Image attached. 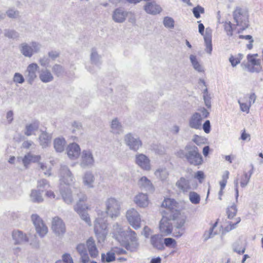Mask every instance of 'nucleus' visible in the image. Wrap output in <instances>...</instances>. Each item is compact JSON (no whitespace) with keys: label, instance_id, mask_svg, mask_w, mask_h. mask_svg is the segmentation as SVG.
<instances>
[{"label":"nucleus","instance_id":"1","mask_svg":"<svg viewBox=\"0 0 263 263\" xmlns=\"http://www.w3.org/2000/svg\"><path fill=\"white\" fill-rule=\"evenodd\" d=\"M106 213L101 212L98 213L94 224V230H106L108 224L106 223L105 217H102L103 215L107 214L111 218H116L120 215V204L114 198H109L105 201Z\"/></svg>","mask_w":263,"mask_h":263},{"label":"nucleus","instance_id":"2","mask_svg":"<svg viewBox=\"0 0 263 263\" xmlns=\"http://www.w3.org/2000/svg\"><path fill=\"white\" fill-rule=\"evenodd\" d=\"M177 156L180 158L185 159L190 164L195 166L201 165L203 161L198 147L192 144H187L184 149L178 151Z\"/></svg>","mask_w":263,"mask_h":263},{"label":"nucleus","instance_id":"3","mask_svg":"<svg viewBox=\"0 0 263 263\" xmlns=\"http://www.w3.org/2000/svg\"><path fill=\"white\" fill-rule=\"evenodd\" d=\"M112 236L128 250L134 251L138 246L135 231H114Z\"/></svg>","mask_w":263,"mask_h":263},{"label":"nucleus","instance_id":"4","mask_svg":"<svg viewBox=\"0 0 263 263\" xmlns=\"http://www.w3.org/2000/svg\"><path fill=\"white\" fill-rule=\"evenodd\" d=\"M48 231H36L35 233H29V236L24 233L23 231H13L12 237L15 240V243H20L24 242H28L33 248L39 247V241L37 240V236L44 237Z\"/></svg>","mask_w":263,"mask_h":263},{"label":"nucleus","instance_id":"5","mask_svg":"<svg viewBox=\"0 0 263 263\" xmlns=\"http://www.w3.org/2000/svg\"><path fill=\"white\" fill-rule=\"evenodd\" d=\"M19 51L25 57L31 58L34 54L40 53L42 48V44L37 41L23 42L19 45Z\"/></svg>","mask_w":263,"mask_h":263},{"label":"nucleus","instance_id":"6","mask_svg":"<svg viewBox=\"0 0 263 263\" xmlns=\"http://www.w3.org/2000/svg\"><path fill=\"white\" fill-rule=\"evenodd\" d=\"M95 163L93 152L90 149H84L80 154L79 165L82 168H90Z\"/></svg>","mask_w":263,"mask_h":263},{"label":"nucleus","instance_id":"7","mask_svg":"<svg viewBox=\"0 0 263 263\" xmlns=\"http://www.w3.org/2000/svg\"><path fill=\"white\" fill-rule=\"evenodd\" d=\"M204 26L203 24L199 23L198 25V31L200 34L203 35L204 43L205 45V51L211 54L212 51V30L210 28H206L205 34H204Z\"/></svg>","mask_w":263,"mask_h":263},{"label":"nucleus","instance_id":"8","mask_svg":"<svg viewBox=\"0 0 263 263\" xmlns=\"http://www.w3.org/2000/svg\"><path fill=\"white\" fill-rule=\"evenodd\" d=\"M60 192L64 201L67 204H70L72 202L76 195L78 197L80 196L79 190L75 187L73 188V190L69 186L61 187Z\"/></svg>","mask_w":263,"mask_h":263},{"label":"nucleus","instance_id":"9","mask_svg":"<svg viewBox=\"0 0 263 263\" xmlns=\"http://www.w3.org/2000/svg\"><path fill=\"white\" fill-rule=\"evenodd\" d=\"M125 144L134 151H137L142 145V142L139 137L132 133H128L124 136Z\"/></svg>","mask_w":263,"mask_h":263},{"label":"nucleus","instance_id":"10","mask_svg":"<svg viewBox=\"0 0 263 263\" xmlns=\"http://www.w3.org/2000/svg\"><path fill=\"white\" fill-rule=\"evenodd\" d=\"M126 218L130 226L134 229L140 228L141 217L139 213L134 208L128 210L126 212Z\"/></svg>","mask_w":263,"mask_h":263},{"label":"nucleus","instance_id":"11","mask_svg":"<svg viewBox=\"0 0 263 263\" xmlns=\"http://www.w3.org/2000/svg\"><path fill=\"white\" fill-rule=\"evenodd\" d=\"M233 17L238 26L246 28L248 26V17L247 13L239 7H237L233 12Z\"/></svg>","mask_w":263,"mask_h":263},{"label":"nucleus","instance_id":"12","mask_svg":"<svg viewBox=\"0 0 263 263\" xmlns=\"http://www.w3.org/2000/svg\"><path fill=\"white\" fill-rule=\"evenodd\" d=\"M60 178L61 182L70 185L73 183L75 179L72 174L66 165H62L60 170Z\"/></svg>","mask_w":263,"mask_h":263},{"label":"nucleus","instance_id":"13","mask_svg":"<svg viewBox=\"0 0 263 263\" xmlns=\"http://www.w3.org/2000/svg\"><path fill=\"white\" fill-rule=\"evenodd\" d=\"M129 14H132V12L125 10L123 8L119 7L113 11L111 17L115 23H123Z\"/></svg>","mask_w":263,"mask_h":263},{"label":"nucleus","instance_id":"14","mask_svg":"<svg viewBox=\"0 0 263 263\" xmlns=\"http://www.w3.org/2000/svg\"><path fill=\"white\" fill-rule=\"evenodd\" d=\"M135 163L143 170L149 171L151 169V160L144 154L137 153L135 155Z\"/></svg>","mask_w":263,"mask_h":263},{"label":"nucleus","instance_id":"15","mask_svg":"<svg viewBox=\"0 0 263 263\" xmlns=\"http://www.w3.org/2000/svg\"><path fill=\"white\" fill-rule=\"evenodd\" d=\"M39 68L36 63H31L27 66L25 72V76L28 84L32 85L37 78L36 72Z\"/></svg>","mask_w":263,"mask_h":263},{"label":"nucleus","instance_id":"16","mask_svg":"<svg viewBox=\"0 0 263 263\" xmlns=\"http://www.w3.org/2000/svg\"><path fill=\"white\" fill-rule=\"evenodd\" d=\"M257 57H258L257 54H248L247 60L249 63L246 64L243 62L241 64L242 68L252 72L256 71L255 68L253 66L259 65L260 64V61L256 59Z\"/></svg>","mask_w":263,"mask_h":263},{"label":"nucleus","instance_id":"17","mask_svg":"<svg viewBox=\"0 0 263 263\" xmlns=\"http://www.w3.org/2000/svg\"><path fill=\"white\" fill-rule=\"evenodd\" d=\"M144 1L146 3L144 6V10L147 13L155 15L162 11L161 7L154 0H145Z\"/></svg>","mask_w":263,"mask_h":263},{"label":"nucleus","instance_id":"18","mask_svg":"<svg viewBox=\"0 0 263 263\" xmlns=\"http://www.w3.org/2000/svg\"><path fill=\"white\" fill-rule=\"evenodd\" d=\"M202 118L200 113H194L189 121V126L194 129H200L202 124Z\"/></svg>","mask_w":263,"mask_h":263},{"label":"nucleus","instance_id":"19","mask_svg":"<svg viewBox=\"0 0 263 263\" xmlns=\"http://www.w3.org/2000/svg\"><path fill=\"white\" fill-rule=\"evenodd\" d=\"M80 147L78 144L72 143L69 144L67 148L68 156L71 159H76L80 155Z\"/></svg>","mask_w":263,"mask_h":263},{"label":"nucleus","instance_id":"20","mask_svg":"<svg viewBox=\"0 0 263 263\" xmlns=\"http://www.w3.org/2000/svg\"><path fill=\"white\" fill-rule=\"evenodd\" d=\"M86 247L90 256L92 258L99 256V251L96 246L95 241L92 237H89L86 241Z\"/></svg>","mask_w":263,"mask_h":263},{"label":"nucleus","instance_id":"21","mask_svg":"<svg viewBox=\"0 0 263 263\" xmlns=\"http://www.w3.org/2000/svg\"><path fill=\"white\" fill-rule=\"evenodd\" d=\"M163 239L162 236L159 234L152 235L151 237V244L153 248L162 251L165 249L163 245Z\"/></svg>","mask_w":263,"mask_h":263},{"label":"nucleus","instance_id":"22","mask_svg":"<svg viewBox=\"0 0 263 263\" xmlns=\"http://www.w3.org/2000/svg\"><path fill=\"white\" fill-rule=\"evenodd\" d=\"M83 183L87 188H93L95 177L93 174L90 171H86L82 177Z\"/></svg>","mask_w":263,"mask_h":263},{"label":"nucleus","instance_id":"23","mask_svg":"<svg viewBox=\"0 0 263 263\" xmlns=\"http://www.w3.org/2000/svg\"><path fill=\"white\" fill-rule=\"evenodd\" d=\"M87 199L86 196L80 192V196L79 197V201L74 206V209L78 213H81L82 212H86L88 209V206L84 203Z\"/></svg>","mask_w":263,"mask_h":263},{"label":"nucleus","instance_id":"24","mask_svg":"<svg viewBox=\"0 0 263 263\" xmlns=\"http://www.w3.org/2000/svg\"><path fill=\"white\" fill-rule=\"evenodd\" d=\"M31 219L35 230H48V227L37 214H32Z\"/></svg>","mask_w":263,"mask_h":263},{"label":"nucleus","instance_id":"25","mask_svg":"<svg viewBox=\"0 0 263 263\" xmlns=\"http://www.w3.org/2000/svg\"><path fill=\"white\" fill-rule=\"evenodd\" d=\"M76 249L80 255L81 262L82 263H88L90 261V258L85 245L83 243H80L78 245Z\"/></svg>","mask_w":263,"mask_h":263},{"label":"nucleus","instance_id":"26","mask_svg":"<svg viewBox=\"0 0 263 263\" xmlns=\"http://www.w3.org/2000/svg\"><path fill=\"white\" fill-rule=\"evenodd\" d=\"M110 132L115 135H120L123 133V127L121 123L117 118L112 120L110 125Z\"/></svg>","mask_w":263,"mask_h":263},{"label":"nucleus","instance_id":"27","mask_svg":"<svg viewBox=\"0 0 263 263\" xmlns=\"http://www.w3.org/2000/svg\"><path fill=\"white\" fill-rule=\"evenodd\" d=\"M134 202L140 208H145L148 206L149 201L146 194L139 193L134 198Z\"/></svg>","mask_w":263,"mask_h":263},{"label":"nucleus","instance_id":"28","mask_svg":"<svg viewBox=\"0 0 263 263\" xmlns=\"http://www.w3.org/2000/svg\"><path fill=\"white\" fill-rule=\"evenodd\" d=\"M39 78L42 82L45 83L52 81L54 79L50 71L47 68L43 69L40 71Z\"/></svg>","mask_w":263,"mask_h":263},{"label":"nucleus","instance_id":"29","mask_svg":"<svg viewBox=\"0 0 263 263\" xmlns=\"http://www.w3.org/2000/svg\"><path fill=\"white\" fill-rule=\"evenodd\" d=\"M39 127V123L37 121L33 122L31 123L26 124L24 134L27 136H30L34 135L35 132H36Z\"/></svg>","mask_w":263,"mask_h":263},{"label":"nucleus","instance_id":"30","mask_svg":"<svg viewBox=\"0 0 263 263\" xmlns=\"http://www.w3.org/2000/svg\"><path fill=\"white\" fill-rule=\"evenodd\" d=\"M176 185L183 193L188 192L191 189L189 180L184 177L180 178L177 181Z\"/></svg>","mask_w":263,"mask_h":263},{"label":"nucleus","instance_id":"31","mask_svg":"<svg viewBox=\"0 0 263 263\" xmlns=\"http://www.w3.org/2000/svg\"><path fill=\"white\" fill-rule=\"evenodd\" d=\"M138 185L142 189L147 191H153V185L151 181L146 177H141L138 181Z\"/></svg>","mask_w":263,"mask_h":263},{"label":"nucleus","instance_id":"32","mask_svg":"<svg viewBox=\"0 0 263 263\" xmlns=\"http://www.w3.org/2000/svg\"><path fill=\"white\" fill-rule=\"evenodd\" d=\"M51 228L52 230H65V225L61 218L56 216L52 219Z\"/></svg>","mask_w":263,"mask_h":263},{"label":"nucleus","instance_id":"33","mask_svg":"<svg viewBox=\"0 0 263 263\" xmlns=\"http://www.w3.org/2000/svg\"><path fill=\"white\" fill-rule=\"evenodd\" d=\"M90 60L91 64L97 66H99L102 63L101 56L99 54L95 48H92L91 50Z\"/></svg>","mask_w":263,"mask_h":263},{"label":"nucleus","instance_id":"34","mask_svg":"<svg viewBox=\"0 0 263 263\" xmlns=\"http://www.w3.org/2000/svg\"><path fill=\"white\" fill-rule=\"evenodd\" d=\"M251 170L249 172V174L245 172L243 175L240 178V186L242 187L246 186L250 181L251 177L253 173L254 166L252 164H250Z\"/></svg>","mask_w":263,"mask_h":263},{"label":"nucleus","instance_id":"35","mask_svg":"<svg viewBox=\"0 0 263 263\" xmlns=\"http://www.w3.org/2000/svg\"><path fill=\"white\" fill-rule=\"evenodd\" d=\"M190 60L194 69L198 72H204V69L203 66L199 63L197 57L194 54H191Z\"/></svg>","mask_w":263,"mask_h":263},{"label":"nucleus","instance_id":"36","mask_svg":"<svg viewBox=\"0 0 263 263\" xmlns=\"http://www.w3.org/2000/svg\"><path fill=\"white\" fill-rule=\"evenodd\" d=\"M53 144L56 152L60 153L64 151L66 142L64 138L59 137L54 139Z\"/></svg>","mask_w":263,"mask_h":263},{"label":"nucleus","instance_id":"37","mask_svg":"<svg viewBox=\"0 0 263 263\" xmlns=\"http://www.w3.org/2000/svg\"><path fill=\"white\" fill-rule=\"evenodd\" d=\"M162 206L173 212L177 206V202L173 199L165 198L162 203Z\"/></svg>","mask_w":263,"mask_h":263},{"label":"nucleus","instance_id":"38","mask_svg":"<svg viewBox=\"0 0 263 263\" xmlns=\"http://www.w3.org/2000/svg\"><path fill=\"white\" fill-rule=\"evenodd\" d=\"M40 159V156L33 155L30 153H28L23 158L22 161L24 166L26 167L30 163L38 162Z\"/></svg>","mask_w":263,"mask_h":263},{"label":"nucleus","instance_id":"39","mask_svg":"<svg viewBox=\"0 0 263 263\" xmlns=\"http://www.w3.org/2000/svg\"><path fill=\"white\" fill-rule=\"evenodd\" d=\"M30 197L31 200L33 202L40 203L44 200L42 193L39 190H31Z\"/></svg>","mask_w":263,"mask_h":263},{"label":"nucleus","instance_id":"40","mask_svg":"<svg viewBox=\"0 0 263 263\" xmlns=\"http://www.w3.org/2000/svg\"><path fill=\"white\" fill-rule=\"evenodd\" d=\"M160 230H172L173 227L171 220L163 216L159 224Z\"/></svg>","mask_w":263,"mask_h":263},{"label":"nucleus","instance_id":"41","mask_svg":"<svg viewBox=\"0 0 263 263\" xmlns=\"http://www.w3.org/2000/svg\"><path fill=\"white\" fill-rule=\"evenodd\" d=\"M40 145L43 147L48 146L51 142V136L46 132H43L39 137Z\"/></svg>","mask_w":263,"mask_h":263},{"label":"nucleus","instance_id":"42","mask_svg":"<svg viewBox=\"0 0 263 263\" xmlns=\"http://www.w3.org/2000/svg\"><path fill=\"white\" fill-rule=\"evenodd\" d=\"M116 259L115 253L112 251V250L110 251H109L105 253L101 254V261L102 262H107L109 263L115 261Z\"/></svg>","mask_w":263,"mask_h":263},{"label":"nucleus","instance_id":"43","mask_svg":"<svg viewBox=\"0 0 263 263\" xmlns=\"http://www.w3.org/2000/svg\"><path fill=\"white\" fill-rule=\"evenodd\" d=\"M4 36L10 39L18 40L20 38V33L14 29H6L4 31Z\"/></svg>","mask_w":263,"mask_h":263},{"label":"nucleus","instance_id":"44","mask_svg":"<svg viewBox=\"0 0 263 263\" xmlns=\"http://www.w3.org/2000/svg\"><path fill=\"white\" fill-rule=\"evenodd\" d=\"M190 201L194 204H197L200 203V196L195 192H190L189 194Z\"/></svg>","mask_w":263,"mask_h":263},{"label":"nucleus","instance_id":"45","mask_svg":"<svg viewBox=\"0 0 263 263\" xmlns=\"http://www.w3.org/2000/svg\"><path fill=\"white\" fill-rule=\"evenodd\" d=\"M243 55L241 53H238L235 57L231 55L229 58V62L231 63L233 67H235L237 65L240 63V61L243 59Z\"/></svg>","mask_w":263,"mask_h":263},{"label":"nucleus","instance_id":"46","mask_svg":"<svg viewBox=\"0 0 263 263\" xmlns=\"http://www.w3.org/2000/svg\"><path fill=\"white\" fill-rule=\"evenodd\" d=\"M168 172L165 168H161L157 170L155 172V175L161 180H164L168 176Z\"/></svg>","mask_w":263,"mask_h":263},{"label":"nucleus","instance_id":"47","mask_svg":"<svg viewBox=\"0 0 263 263\" xmlns=\"http://www.w3.org/2000/svg\"><path fill=\"white\" fill-rule=\"evenodd\" d=\"M237 212V206L235 203H233L231 206H228L227 210L228 217L232 219L234 217Z\"/></svg>","mask_w":263,"mask_h":263},{"label":"nucleus","instance_id":"48","mask_svg":"<svg viewBox=\"0 0 263 263\" xmlns=\"http://www.w3.org/2000/svg\"><path fill=\"white\" fill-rule=\"evenodd\" d=\"M163 245L164 247L174 249L177 247V242L174 239L168 237L163 239Z\"/></svg>","mask_w":263,"mask_h":263},{"label":"nucleus","instance_id":"49","mask_svg":"<svg viewBox=\"0 0 263 263\" xmlns=\"http://www.w3.org/2000/svg\"><path fill=\"white\" fill-rule=\"evenodd\" d=\"M55 263H73V260L70 254L64 253L62 256V259L57 260Z\"/></svg>","mask_w":263,"mask_h":263},{"label":"nucleus","instance_id":"50","mask_svg":"<svg viewBox=\"0 0 263 263\" xmlns=\"http://www.w3.org/2000/svg\"><path fill=\"white\" fill-rule=\"evenodd\" d=\"M52 72L57 77L61 76L64 72L63 67L58 64H54L52 67Z\"/></svg>","mask_w":263,"mask_h":263},{"label":"nucleus","instance_id":"51","mask_svg":"<svg viewBox=\"0 0 263 263\" xmlns=\"http://www.w3.org/2000/svg\"><path fill=\"white\" fill-rule=\"evenodd\" d=\"M174 23L173 18L168 16L164 17L163 21L165 27L171 29L174 27Z\"/></svg>","mask_w":263,"mask_h":263},{"label":"nucleus","instance_id":"52","mask_svg":"<svg viewBox=\"0 0 263 263\" xmlns=\"http://www.w3.org/2000/svg\"><path fill=\"white\" fill-rule=\"evenodd\" d=\"M13 81L16 84H23L25 82V78L21 73L15 72L13 76Z\"/></svg>","mask_w":263,"mask_h":263},{"label":"nucleus","instance_id":"53","mask_svg":"<svg viewBox=\"0 0 263 263\" xmlns=\"http://www.w3.org/2000/svg\"><path fill=\"white\" fill-rule=\"evenodd\" d=\"M204 12V8L200 6H198L193 9V13L194 15L197 18H198L200 17V13L203 14Z\"/></svg>","mask_w":263,"mask_h":263},{"label":"nucleus","instance_id":"54","mask_svg":"<svg viewBox=\"0 0 263 263\" xmlns=\"http://www.w3.org/2000/svg\"><path fill=\"white\" fill-rule=\"evenodd\" d=\"M6 14L9 17L11 18H16L20 16L19 11L12 9L8 10Z\"/></svg>","mask_w":263,"mask_h":263},{"label":"nucleus","instance_id":"55","mask_svg":"<svg viewBox=\"0 0 263 263\" xmlns=\"http://www.w3.org/2000/svg\"><path fill=\"white\" fill-rule=\"evenodd\" d=\"M50 59L48 57L44 55L39 60V63L41 66L45 67H47L50 63Z\"/></svg>","mask_w":263,"mask_h":263},{"label":"nucleus","instance_id":"56","mask_svg":"<svg viewBox=\"0 0 263 263\" xmlns=\"http://www.w3.org/2000/svg\"><path fill=\"white\" fill-rule=\"evenodd\" d=\"M224 29L228 36H232L233 30L232 24L230 22H225L224 24Z\"/></svg>","mask_w":263,"mask_h":263},{"label":"nucleus","instance_id":"57","mask_svg":"<svg viewBox=\"0 0 263 263\" xmlns=\"http://www.w3.org/2000/svg\"><path fill=\"white\" fill-rule=\"evenodd\" d=\"M82 128V124L80 122L74 121L71 124V130L73 133H76L77 132L81 130Z\"/></svg>","mask_w":263,"mask_h":263},{"label":"nucleus","instance_id":"58","mask_svg":"<svg viewBox=\"0 0 263 263\" xmlns=\"http://www.w3.org/2000/svg\"><path fill=\"white\" fill-rule=\"evenodd\" d=\"M233 249L234 252H237L239 254H242L245 253L246 248L243 247H239L238 242H236L233 245Z\"/></svg>","mask_w":263,"mask_h":263},{"label":"nucleus","instance_id":"59","mask_svg":"<svg viewBox=\"0 0 263 263\" xmlns=\"http://www.w3.org/2000/svg\"><path fill=\"white\" fill-rule=\"evenodd\" d=\"M39 165H40V167L41 169L42 170V171L43 172L44 174L45 175H47V176H50L51 175V174H50V170H51L50 166L48 167L47 165H46L45 164H44L43 163H39Z\"/></svg>","mask_w":263,"mask_h":263},{"label":"nucleus","instance_id":"60","mask_svg":"<svg viewBox=\"0 0 263 263\" xmlns=\"http://www.w3.org/2000/svg\"><path fill=\"white\" fill-rule=\"evenodd\" d=\"M80 216L82 220L85 221V222L89 226H91V221L88 214L86 212H82L81 213H78Z\"/></svg>","mask_w":263,"mask_h":263},{"label":"nucleus","instance_id":"61","mask_svg":"<svg viewBox=\"0 0 263 263\" xmlns=\"http://www.w3.org/2000/svg\"><path fill=\"white\" fill-rule=\"evenodd\" d=\"M238 102L240 105V110L243 112H246L248 113L249 112L250 108L251 105L250 104L248 105L245 103H241L239 100L238 101Z\"/></svg>","mask_w":263,"mask_h":263},{"label":"nucleus","instance_id":"62","mask_svg":"<svg viewBox=\"0 0 263 263\" xmlns=\"http://www.w3.org/2000/svg\"><path fill=\"white\" fill-rule=\"evenodd\" d=\"M217 234L216 231H205L203 236V240L206 241L208 239L213 237Z\"/></svg>","mask_w":263,"mask_h":263},{"label":"nucleus","instance_id":"63","mask_svg":"<svg viewBox=\"0 0 263 263\" xmlns=\"http://www.w3.org/2000/svg\"><path fill=\"white\" fill-rule=\"evenodd\" d=\"M49 187L48 182L46 179H41L37 181V187L40 189Z\"/></svg>","mask_w":263,"mask_h":263},{"label":"nucleus","instance_id":"64","mask_svg":"<svg viewBox=\"0 0 263 263\" xmlns=\"http://www.w3.org/2000/svg\"><path fill=\"white\" fill-rule=\"evenodd\" d=\"M48 55L50 60H55L57 58L59 57L60 53L57 51L51 50L48 52Z\"/></svg>","mask_w":263,"mask_h":263}]
</instances>
